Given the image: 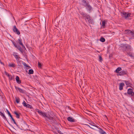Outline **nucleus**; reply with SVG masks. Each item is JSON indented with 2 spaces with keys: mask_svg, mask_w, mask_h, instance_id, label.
Segmentation results:
<instances>
[{
  "mask_svg": "<svg viewBox=\"0 0 134 134\" xmlns=\"http://www.w3.org/2000/svg\"><path fill=\"white\" fill-rule=\"evenodd\" d=\"M131 31L130 30H125L124 31V33L125 34H130V33L131 32Z\"/></svg>",
  "mask_w": 134,
  "mask_h": 134,
  "instance_id": "2eb2a0df",
  "label": "nucleus"
},
{
  "mask_svg": "<svg viewBox=\"0 0 134 134\" xmlns=\"http://www.w3.org/2000/svg\"><path fill=\"white\" fill-rule=\"evenodd\" d=\"M125 48V43L121 44L119 47L120 49L124 53H125L126 51Z\"/></svg>",
  "mask_w": 134,
  "mask_h": 134,
  "instance_id": "20e7f679",
  "label": "nucleus"
},
{
  "mask_svg": "<svg viewBox=\"0 0 134 134\" xmlns=\"http://www.w3.org/2000/svg\"><path fill=\"white\" fill-rule=\"evenodd\" d=\"M14 55L15 56L16 60H17L20 59V57H19V56L18 55L15 54V55Z\"/></svg>",
  "mask_w": 134,
  "mask_h": 134,
  "instance_id": "bb28decb",
  "label": "nucleus"
},
{
  "mask_svg": "<svg viewBox=\"0 0 134 134\" xmlns=\"http://www.w3.org/2000/svg\"><path fill=\"white\" fill-rule=\"evenodd\" d=\"M0 115L3 117H4L5 115H4L3 114V113L1 111H0Z\"/></svg>",
  "mask_w": 134,
  "mask_h": 134,
  "instance_id": "c03bdc74",
  "label": "nucleus"
},
{
  "mask_svg": "<svg viewBox=\"0 0 134 134\" xmlns=\"http://www.w3.org/2000/svg\"><path fill=\"white\" fill-rule=\"evenodd\" d=\"M98 128L99 129V132L100 134H106V133L102 129L100 128H99L98 127Z\"/></svg>",
  "mask_w": 134,
  "mask_h": 134,
  "instance_id": "ddd939ff",
  "label": "nucleus"
},
{
  "mask_svg": "<svg viewBox=\"0 0 134 134\" xmlns=\"http://www.w3.org/2000/svg\"><path fill=\"white\" fill-rule=\"evenodd\" d=\"M124 85V84L123 83H121L120 84L119 89L121 90L123 89V86Z\"/></svg>",
  "mask_w": 134,
  "mask_h": 134,
  "instance_id": "4468645a",
  "label": "nucleus"
},
{
  "mask_svg": "<svg viewBox=\"0 0 134 134\" xmlns=\"http://www.w3.org/2000/svg\"><path fill=\"white\" fill-rule=\"evenodd\" d=\"M88 21L91 24L93 23V20L91 19V17L88 20Z\"/></svg>",
  "mask_w": 134,
  "mask_h": 134,
  "instance_id": "4be33fe9",
  "label": "nucleus"
},
{
  "mask_svg": "<svg viewBox=\"0 0 134 134\" xmlns=\"http://www.w3.org/2000/svg\"><path fill=\"white\" fill-rule=\"evenodd\" d=\"M7 111L8 114V115H9L10 117L12 116V115H11V114L10 113L9 111L7 109Z\"/></svg>",
  "mask_w": 134,
  "mask_h": 134,
  "instance_id": "79ce46f5",
  "label": "nucleus"
},
{
  "mask_svg": "<svg viewBox=\"0 0 134 134\" xmlns=\"http://www.w3.org/2000/svg\"><path fill=\"white\" fill-rule=\"evenodd\" d=\"M124 82L127 85L129 86V85L130 84V83L129 81L126 80H125L124 81Z\"/></svg>",
  "mask_w": 134,
  "mask_h": 134,
  "instance_id": "7c9ffc66",
  "label": "nucleus"
},
{
  "mask_svg": "<svg viewBox=\"0 0 134 134\" xmlns=\"http://www.w3.org/2000/svg\"><path fill=\"white\" fill-rule=\"evenodd\" d=\"M3 117L4 118V119L5 120V119H6V120L7 121V122H8V121L7 120V119L6 118V117H5V115H4V117Z\"/></svg>",
  "mask_w": 134,
  "mask_h": 134,
  "instance_id": "49530a36",
  "label": "nucleus"
},
{
  "mask_svg": "<svg viewBox=\"0 0 134 134\" xmlns=\"http://www.w3.org/2000/svg\"><path fill=\"white\" fill-rule=\"evenodd\" d=\"M16 101L17 103H19L20 102V99L18 97H15Z\"/></svg>",
  "mask_w": 134,
  "mask_h": 134,
  "instance_id": "b1692460",
  "label": "nucleus"
},
{
  "mask_svg": "<svg viewBox=\"0 0 134 134\" xmlns=\"http://www.w3.org/2000/svg\"><path fill=\"white\" fill-rule=\"evenodd\" d=\"M127 93L131 96L134 95V93L133 91L132 90L131 88H129L127 90Z\"/></svg>",
  "mask_w": 134,
  "mask_h": 134,
  "instance_id": "423d86ee",
  "label": "nucleus"
},
{
  "mask_svg": "<svg viewBox=\"0 0 134 134\" xmlns=\"http://www.w3.org/2000/svg\"><path fill=\"white\" fill-rule=\"evenodd\" d=\"M82 5L84 7H86V6L89 4L88 2H86V0H82Z\"/></svg>",
  "mask_w": 134,
  "mask_h": 134,
  "instance_id": "9b49d317",
  "label": "nucleus"
},
{
  "mask_svg": "<svg viewBox=\"0 0 134 134\" xmlns=\"http://www.w3.org/2000/svg\"><path fill=\"white\" fill-rule=\"evenodd\" d=\"M17 63L19 66H20L21 65L22 63H23L22 61L20 60V59H18L16 60Z\"/></svg>",
  "mask_w": 134,
  "mask_h": 134,
  "instance_id": "a211bd4d",
  "label": "nucleus"
},
{
  "mask_svg": "<svg viewBox=\"0 0 134 134\" xmlns=\"http://www.w3.org/2000/svg\"><path fill=\"white\" fill-rule=\"evenodd\" d=\"M91 18V17H90V16L89 15H87L86 16V19H87L88 20Z\"/></svg>",
  "mask_w": 134,
  "mask_h": 134,
  "instance_id": "e433bc0d",
  "label": "nucleus"
},
{
  "mask_svg": "<svg viewBox=\"0 0 134 134\" xmlns=\"http://www.w3.org/2000/svg\"><path fill=\"white\" fill-rule=\"evenodd\" d=\"M121 70V68L120 67L118 68L115 71V72L119 74V72Z\"/></svg>",
  "mask_w": 134,
  "mask_h": 134,
  "instance_id": "aec40b11",
  "label": "nucleus"
},
{
  "mask_svg": "<svg viewBox=\"0 0 134 134\" xmlns=\"http://www.w3.org/2000/svg\"><path fill=\"white\" fill-rule=\"evenodd\" d=\"M102 26H105V21L104 20L102 22Z\"/></svg>",
  "mask_w": 134,
  "mask_h": 134,
  "instance_id": "c9c22d12",
  "label": "nucleus"
},
{
  "mask_svg": "<svg viewBox=\"0 0 134 134\" xmlns=\"http://www.w3.org/2000/svg\"><path fill=\"white\" fill-rule=\"evenodd\" d=\"M23 64L24 66H26V68H30V67L29 66L27 65L25 63L23 62Z\"/></svg>",
  "mask_w": 134,
  "mask_h": 134,
  "instance_id": "cd10ccee",
  "label": "nucleus"
},
{
  "mask_svg": "<svg viewBox=\"0 0 134 134\" xmlns=\"http://www.w3.org/2000/svg\"><path fill=\"white\" fill-rule=\"evenodd\" d=\"M11 118V119L12 120H13V119H14L12 117V116L10 117Z\"/></svg>",
  "mask_w": 134,
  "mask_h": 134,
  "instance_id": "de8ad7c7",
  "label": "nucleus"
},
{
  "mask_svg": "<svg viewBox=\"0 0 134 134\" xmlns=\"http://www.w3.org/2000/svg\"><path fill=\"white\" fill-rule=\"evenodd\" d=\"M127 54L129 56H130L131 57H132V55L131 53L128 52H126Z\"/></svg>",
  "mask_w": 134,
  "mask_h": 134,
  "instance_id": "72a5a7b5",
  "label": "nucleus"
},
{
  "mask_svg": "<svg viewBox=\"0 0 134 134\" xmlns=\"http://www.w3.org/2000/svg\"><path fill=\"white\" fill-rule=\"evenodd\" d=\"M89 124L90 125H91V127H93L94 128H95L94 127H97V128H98V126H97L96 125H93L91 124V123H89Z\"/></svg>",
  "mask_w": 134,
  "mask_h": 134,
  "instance_id": "c85d7f7f",
  "label": "nucleus"
},
{
  "mask_svg": "<svg viewBox=\"0 0 134 134\" xmlns=\"http://www.w3.org/2000/svg\"><path fill=\"white\" fill-rule=\"evenodd\" d=\"M127 74V71L124 70H122L119 72V74L118 75H125Z\"/></svg>",
  "mask_w": 134,
  "mask_h": 134,
  "instance_id": "1a4fd4ad",
  "label": "nucleus"
},
{
  "mask_svg": "<svg viewBox=\"0 0 134 134\" xmlns=\"http://www.w3.org/2000/svg\"><path fill=\"white\" fill-rule=\"evenodd\" d=\"M9 77V79L10 80H12L13 79V77L11 75H9V76H8Z\"/></svg>",
  "mask_w": 134,
  "mask_h": 134,
  "instance_id": "ea45409f",
  "label": "nucleus"
},
{
  "mask_svg": "<svg viewBox=\"0 0 134 134\" xmlns=\"http://www.w3.org/2000/svg\"><path fill=\"white\" fill-rule=\"evenodd\" d=\"M91 124L93 125H96L95 124H94V123H92V124L91 123Z\"/></svg>",
  "mask_w": 134,
  "mask_h": 134,
  "instance_id": "8fccbe9b",
  "label": "nucleus"
},
{
  "mask_svg": "<svg viewBox=\"0 0 134 134\" xmlns=\"http://www.w3.org/2000/svg\"><path fill=\"white\" fill-rule=\"evenodd\" d=\"M127 94V93H124V94L125 95H126Z\"/></svg>",
  "mask_w": 134,
  "mask_h": 134,
  "instance_id": "09e8293b",
  "label": "nucleus"
},
{
  "mask_svg": "<svg viewBox=\"0 0 134 134\" xmlns=\"http://www.w3.org/2000/svg\"><path fill=\"white\" fill-rule=\"evenodd\" d=\"M22 104L24 106L26 107H27V104H28L26 103L24 101L23 102Z\"/></svg>",
  "mask_w": 134,
  "mask_h": 134,
  "instance_id": "a878e982",
  "label": "nucleus"
},
{
  "mask_svg": "<svg viewBox=\"0 0 134 134\" xmlns=\"http://www.w3.org/2000/svg\"><path fill=\"white\" fill-rule=\"evenodd\" d=\"M16 48H17L20 52L21 53H23V51L21 49V48L20 46H19L18 47L17 46V47Z\"/></svg>",
  "mask_w": 134,
  "mask_h": 134,
  "instance_id": "c756f323",
  "label": "nucleus"
},
{
  "mask_svg": "<svg viewBox=\"0 0 134 134\" xmlns=\"http://www.w3.org/2000/svg\"><path fill=\"white\" fill-rule=\"evenodd\" d=\"M86 9L89 13H90L92 9L91 6L89 4L86 6Z\"/></svg>",
  "mask_w": 134,
  "mask_h": 134,
  "instance_id": "6e6552de",
  "label": "nucleus"
},
{
  "mask_svg": "<svg viewBox=\"0 0 134 134\" xmlns=\"http://www.w3.org/2000/svg\"><path fill=\"white\" fill-rule=\"evenodd\" d=\"M13 30V31L15 32V33L17 34L18 35L20 34V33L19 31L18 30L15 26H14Z\"/></svg>",
  "mask_w": 134,
  "mask_h": 134,
  "instance_id": "39448f33",
  "label": "nucleus"
},
{
  "mask_svg": "<svg viewBox=\"0 0 134 134\" xmlns=\"http://www.w3.org/2000/svg\"><path fill=\"white\" fill-rule=\"evenodd\" d=\"M14 113L16 115V117L17 118H18V119L19 118L20 116V115H19V114H20V113H19H19H18L16 111H14Z\"/></svg>",
  "mask_w": 134,
  "mask_h": 134,
  "instance_id": "f3484780",
  "label": "nucleus"
},
{
  "mask_svg": "<svg viewBox=\"0 0 134 134\" xmlns=\"http://www.w3.org/2000/svg\"><path fill=\"white\" fill-rule=\"evenodd\" d=\"M18 43L20 44V45H21L22 46L23 48H24V49H25V47L24 46L23 44V43L22 42V40L21 39V38H19L18 39Z\"/></svg>",
  "mask_w": 134,
  "mask_h": 134,
  "instance_id": "9d476101",
  "label": "nucleus"
},
{
  "mask_svg": "<svg viewBox=\"0 0 134 134\" xmlns=\"http://www.w3.org/2000/svg\"><path fill=\"white\" fill-rule=\"evenodd\" d=\"M88 127H90V128L93 129V130H96V129L95 128H94L93 127H91V126H90L89 125H88V124H85Z\"/></svg>",
  "mask_w": 134,
  "mask_h": 134,
  "instance_id": "4c0bfd02",
  "label": "nucleus"
},
{
  "mask_svg": "<svg viewBox=\"0 0 134 134\" xmlns=\"http://www.w3.org/2000/svg\"><path fill=\"white\" fill-rule=\"evenodd\" d=\"M102 60V58L101 56H100L99 57V61L100 62Z\"/></svg>",
  "mask_w": 134,
  "mask_h": 134,
  "instance_id": "a19ab883",
  "label": "nucleus"
},
{
  "mask_svg": "<svg viewBox=\"0 0 134 134\" xmlns=\"http://www.w3.org/2000/svg\"><path fill=\"white\" fill-rule=\"evenodd\" d=\"M121 14L122 17H124L126 19L130 16L131 14L130 13L125 12H121Z\"/></svg>",
  "mask_w": 134,
  "mask_h": 134,
  "instance_id": "f03ea898",
  "label": "nucleus"
},
{
  "mask_svg": "<svg viewBox=\"0 0 134 134\" xmlns=\"http://www.w3.org/2000/svg\"><path fill=\"white\" fill-rule=\"evenodd\" d=\"M16 66L14 63H10L8 65V66L10 67H15Z\"/></svg>",
  "mask_w": 134,
  "mask_h": 134,
  "instance_id": "412c9836",
  "label": "nucleus"
},
{
  "mask_svg": "<svg viewBox=\"0 0 134 134\" xmlns=\"http://www.w3.org/2000/svg\"><path fill=\"white\" fill-rule=\"evenodd\" d=\"M34 73V71L32 69L29 70L28 74H32Z\"/></svg>",
  "mask_w": 134,
  "mask_h": 134,
  "instance_id": "5701e85b",
  "label": "nucleus"
},
{
  "mask_svg": "<svg viewBox=\"0 0 134 134\" xmlns=\"http://www.w3.org/2000/svg\"><path fill=\"white\" fill-rule=\"evenodd\" d=\"M12 42L13 43V44L14 45V46L15 47H17V45L16 44V43L15 42H14L13 41H12Z\"/></svg>",
  "mask_w": 134,
  "mask_h": 134,
  "instance_id": "f704fd0d",
  "label": "nucleus"
},
{
  "mask_svg": "<svg viewBox=\"0 0 134 134\" xmlns=\"http://www.w3.org/2000/svg\"><path fill=\"white\" fill-rule=\"evenodd\" d=\"M12 120L13 121L14 123V124H15V125H16L17 126H18L17 124H16V123L15 122V120L14 119Z\"/></svg>",
  "mask_w": 134,
  "mask_h": 134,
  "instance_id": "37998d69",
  "label": "nucleus"
},
{
  "mask_svg": "<svg viewBox=\"0 0 134 134\" xmlns=\"http://www.w3.org/2000/svg\"><path fill=\"white\" fill-rule=\"evenodd\" d=\"M5 75L8 76H9V75L7 72L5 71Z\"/></svg>",
  "mask_w": 134,
  "mask_h": 134,
  "instance_id": "a18cd8bd",
  "label": "nucleus"
},
{
  "mask_svg": "<svg viewBox=\"0 0 134 134\" xmlns=\"http://www.w3.org/2000/svg\"><path fill=\"white\" fill-rule=\"evenodd\" d=\"M16 80L17 82L18 83H21V80H19V77L18 76H16Z\"/></svg>",
  "mask_w": 134,
  "mask_h": 134,
  "instance_id": "6ab92c4d",
  "label": "nucleus"
},
{
  "mask_svg": "<svg viewBox=\"0 0 134 134\" xmlns=\"http://www.w3.org/2000/svg\"><path fill=\"white\" fill-rule=\"evenodd\" d=\"M26 108H29L31 109H33V107L31 105L28 104H27V106L26 107Z\"/></svg>",
  "mask_w": 134,
  "mask_h": 134,
  "instance_id": "2f4dec72",
  "label": "nucleus"
},
{
  "mask_svg": "<svg viewBox=\"0 0 134 134\" xmlns=\"http://www.w3.org/2000/svg\"><path fill=\"white\" fill-rule=\"evenodd\" d=\"M37 112L40 115L45 118L46 120L50 122L51 124H54L56 122V121L54 116H51L49 115L48 116L46 113L43 112L42 111L38 109H37Z\"/></svg>",
  "mask_w": 134,
  "mask_h": 134,
  "instance_id": "f257e3e1",
  "label": "nucleus"
},
{
  "mask_svg": "<svg viewBox=\"0 0 134 134\" xmlns=\"http://www.w3.org/2000/svg\"><path fill=\"white\" fill-rule=\"evenodd\" d=\"M15 88L16 90L17 91H18L22 93H25V91L19 87L15 86Z\"/></svg>",
  "mask_w": 134,
  "mask_h": 134,
  "instance_id": "0eeeda50",
  "label": "nucleus"
},
{
  "mask_svg": "<svg viewBox=\"0 0 134 134\" xmlns=\"http://www.w3.org/2000/svg\"><path fill=\"white\" fill-rule=\"evenodd\" d=\"M126 52H130L132 51V48L131 46L127 43H125Z\"/></svg>",
  "mask_w": 134,
  "mask_h": 134,
  "instance_id": "7ed1b4c3",
  "label": "nucleus"
},
{
  "mask_svg": "<svg viewBox=\"0 0 134 134\" xmlns=\"http://www.w3.org/2000/svg\"><path fill=\"white\" fill-rule=\"evenodd\" d=\"M68 120L71 122H75V120L71 117H69L67 118Z\"/></svg>",
  "mask_w": 134,
  "mask_h": 134,
  "instance_id": "f8f14e48",
  "label": "nucleus"
},
{
  "mask_svg": "<svg viewBox=\"0 0 134 134\" xmlns=\"http://www.w3.org/2000/svg\"><path fill=\"white\" fill-rule=\"evenodd\" d=\"M100 41L102 42H104L105 41V40L104 38L103 37H101L100 38Z\"/></svg>",
  "mask_w": 134,
  "mask_h": 134,
  "instance_id": "473e14b6",
  "label": "nucleus"
},
{
  "mask_svg": "<svg viewBox=\"0 0 134 134\" xmlns=\"http://www.w3.org/2000/svg\"><path fill=\"white\" fill-rule=\"evenodd\" d=\"M38 67L39 68H41L42 65L41 64L40 62H38Z\"/></svg>",
  "mask_w": 134,
  "mask_h": 134,
  "instance_id": "58836bf2",
  "label": "nucleus"
},
{
  "mask_svg": "<svg viewBox=\"0 0 134 134\" xmlns=\"http://www.w3.org/2000/svg\"><path fill=\"white\" fill-rule=\"evenodd\" d=\"M80 14L82 15V16L83 18H86L88 15L86 13L83 12H81L80 13Z\"/></svg>",
  "mask_w": 134,
  "mask_h": 134,
  "instance_id": "dca6fc26",
  "label": "nucleus"
},
{
  "mask_svg": "<svg viewBox=\"0 0 134 134\" xmlns=\"http://www.w3.org/2000/svg\"><path fill=\"white\" fill-rule=\"evenodd\" d=\"M134 31H131V32L130 33V34L129 35V36H131L133 37H134Z\"/></svg>",
  "mask_w": 134,
  "mask_h": 134,
  "instance_id": "393cba45",
  "label": "nucleus"
}]
</instances>
